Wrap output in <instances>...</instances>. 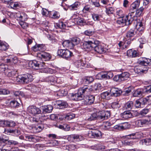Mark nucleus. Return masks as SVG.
<instances>
[{"label": "nucleus", "instance_id": "412c9836", "mask_svg": "<svg viewBox=\"0 0 151 151\" xmlns=\"http://www.w3.org/2000/svg\"><path fill=\"white\" fill-rule=\"evenodd\" d=\"M95 97L93 95L87 96L85 99V104L86 105H91L94 102Z\"/></svg>", "mask_w": 151, "mask_h": 151}, {"label": "nucleus", "instance_id": "e433bc0d", "mask_svg": "<svg viewBox=\"0 0 151 151\" xmlns=\"http://www.w3.org/2000/svg\"><path fill=\"white\" fill-rule=\"evenodd\" d=\"M135 29L132 28L130 29L127 32L126 37L127 38H130L132 37L135 35L134 33Z\"/></svg>", "mask_w": 151, "mask_h": 151}, {"label": "nucleus", "instance_id": "4468645a", "mask_svg": "<svg viewBox=\"0 0 151 151\" xmlns=\"http://www.w3.org/2000/svg\"><path fill=\"white\" fill-rule=\"evenodd\" d=\"M79 88L78 90V92L74 94H72L71 96L73 100L77 101L82 100L84 96L83 94L81 92H80Z\"/></svg>", "mask_w": 151, "mask_h": 151}, {"label": "nucleus", "instance_id": "de8ad7c7", "mask_svg": "<svg viewBox=\"0 0 151 151\" xmlns=\"http://www.w3.org/2000/svg\"><path fill=\"white\" fill-rule=\"evenodd\" d=\"M40 69H42V72L45 73L52 74L54 72L53 70L52 69L49 68H42H42Z\"/></svg>", "mask_w": 151, "mask_h": 151}, {"label": "nucleus", "instance_id": "8fccbe9b", "mask_svg": "<svg viewBox=\"0 0 151 151\" xmlns=\"http://www.w3.org/2000/svg\"><path fill=\"white\" fill-rule=\"evenodd\" d=\"M56 26L57 28L61 29H65L66 27L65 24L62 22H59V23H56Z\"/></svg>", "mask_w": 151, "mask_h": 151}, {"label": "nucleus", "instance_id": "c756f323", "mask_svg": "<svg viewBox=\"0 0 151 151\" xmlns=\"http://www.w3.org/2000/svg\"><path fill=\"white\" fill-rule=\"evenodd\" d=\"M140 3V0H137L133 2L130 5V9H137Z\"/></svg>", "mask_w": 151, "mask_h": 151}, {"label": "nucleus", "instance_id": "864d4df0", "mask_svg": "<svg viewBox=\"0 0 151 151\" xmlns=\"http://www.w3.org/2000/svg\"><path fill=\"white\" fill-rule=\"evenodd\" d=\"M77 23L78 25L81 26H84L86 24L85 20L83 18H80L78 19L77 21Z\"/></svg>", "mask_w": 151, "mask_h": 151}, {"label": "nucleus", "instance_id": "a18cd8bd", "mask_svg": "<svg viewBox=\"0 0 151 151\" xmlns=\"http://www.w3.org/2000/svg\"><path fill=\"white\" fill-rule=\"evenodd\" d=\"M70 136L71 138L73 139H76L78 141H81L83 139V137L81 135L74 134L71 135Z\"/></svg>", "mask_w": 151, "mask_h": 151}, {"label": "nucleus", "instance_id": "09e8293b", "mask_svg": "<svg viewBox=\"0 0 151 151\" xmlns=\"http://www.w3.org/2000/svg\"><path fill=\"white\" fill-rule=\"evenodd\" d=\"M71 40L74 45L79 44L81 42V39L78 37H73Z\"/></svg>", "mask_w": 151, "mask_h": 151}, {"label": "nucleus", "instance_id": "c03bdc74", "mask_svg": "<svg viewBox=\"0 0 151 151\" xmlns=\"http://www.w3.org/2000/svg\"><path fill=\"white\" fill-rule=\"evenodd\" d=\"M112 108L114 109H118L121 107V105L119 101H117L113 102L111 105Z\"/></svg>", "mask_w": 151, "mask_h": 151}, {"label": "nucleus", "instance_id": "b1692460", "mask_svg": "<svg viewBox=\"0 0 151 151\" xmlns=\"http://www.w3.org/2000/svg\"><path fill=\"white\" fill-rule=\"evenodd\" d=\"M132 114L129 111H124L121 115L122 117L125 119L132 118Z\"/></svg>", "mask_w": 151, "mask_h": 151}, {"label": "nucleus", "instance_id": "a19ab883", "mask_svg": "<svg viewBox=\"0 0 151 151\" xmlns=\"http://www.w3.org/2000/svg\"><path fill=\"white\" fill-rule=\"evenodd\" d=\"M60 16L59 12L57 11H55L52 12H51L50 16L52 18L55 19H58Z\"/></svg>", "mask_w": 151, "mask_h": 151}, {"label": "nucleus", "instance_id": "6ab92c4d", "mask_svg": "<svg viewBox=\"0 0 151 151\" xmlns=\"http://www.w3.org/2000/svg\"><path fill=\"white\" fill-rule=\"evenodd\" d=\"M25 140L30 142H37L38 139L37 137L35 135L29 134L25 135Z\"/></svg>", "mask_w": 151, "mask_h": 151}, {"label": "nucleus", "instance_id": "72a5a7b5", "mask_svg": "<svg viewBox=\"0 0 151 151\" xmlns=\"http://www.w3.org/2000/svg\"><path fill=\"white\" fill-rule=\"evenodd\" d=\"M5 60L6 62L8 63L15 64L17 63L18 59L16 57H12L6 59Z\"/></svg>", "mask_w": 151, "mask_h": 151}, {"label": "nucleus", "instance_id": "f03ea898", "mask_svg": "<svg viewBox=\"0 0 151 151\" xmlns=\"http://www.w3.org/2000/svg\"><path fill=\"white\" fill-rule=\"evenodd\" d=\"M110 114L109 111H99L98 113H93L90 114L87 119L89 121L95 120L97 118L99 120H103L110 117Z\"/></svg>", "mask_w": 151, "mask_h": 151}, {"label": "nucleus", "instance_id": "cd10ccee", "mask_svg": "<svg viewBox=\"0 0 151 151\" xmlns=\"http://www.w3.org/2000/svg\"><path fill=\"white\" fill-rule=\"evenodd\" d=\"M135 124L138 127H143L145 126L146 124L145 119H139L135 122Z\"/></svg>", "mask_w": 151, "mask_h": 151}, {"label": "nucleus", "instance_id": "bf43d9fd", "mask_svg": "<svg viewBox=\"0 0 151 151\" xmlns=\"http://www.w3.org/2000/svg\"><path fill=\"white\" fill-rule=\"evenodd\" d=\"M10 91L6 89H0V94L6 95L9 94Z\"/></svg>", "mask_w": 151, "mask_h": 151}, {"label": "nucleus", "instance_id": "20e7f679", "mask_svg": "<svg viewBox=\"0 0 151 151\" xmlns=\"http://www.w3.org/2000/svg\"><path fill=\"white\" fill-rule=\"evenodd\" d=\"M95 40H89L85 42L81 46V47L83 49L87 51H90L93 49L94 46Z\"/></svg>", "mask_w": 151, "mask_h": 151}, {"label": "nucleus", "instance_id": "c9c22d12", "mask_svg": "<svg viewBox=\"0 0 151 151\" xmlns=\"http://www.w3.org/2000/svg\"><path fill=\"white\" fill-rule=\"evenodd\" d=\"M65 53L63 56L64 58L66 59H68L73 56V52L69 50L65 49Z\"/></svg>", "mask_w": 151, "mask_h": 151}, {"label": "nucleus", "instance_id": "5701e85b", "mask_svg": "<svg viewBox=\"0 0 151 151\" xmlns=\"http://www.w3.org/2000/svg\"><path fill=\"white\" fill-rule=\"evenodd\" d=\"M139 54L137 52L134 50L129 49L127 52V55L130 57L135 58Z\"/></svg>", "mask_w": 151, "mask_h": 151}, {"label": "nucleus", "instance_id": "69168bd1", "mask_svg": "<svg viewBox=\"0 0 151 151\" xmlns=\"http://www.w3.org/2000/svg\"><path fill=\"white\" fill-rule=\"evenodd\" d=\"M134 106L137 108H142L139 99L136 100L134 104Z\"/></svg>", "mask_w": 151, "mask_h": 151}, {"label": "nucleus", "instance_id": "680f3d73", "mask_svg": "<svg viewBox=\"0 0 151 151\" xmlns=\"http://www.w3.org/2000/svg\"><path fill=\"white\" fill-rule=\"evenodd\" d=\"M113 79L114 81L117 82H120L122 81L120 74L115 76Z\"/></svg>", "mask_w": 151, "mask_h": 151}, {"label": "nucleus", "instance_id": "aec40b11", "mask_svg": "<svg viewBox=\"0 0 151 151\" xmlns=\"http://www.w3.org/2000/svg\"><path fill=\"white\" fill-rule=\"evenodd\" d=\"M145 88L138 89L135 90L133 94V96L134 97H140L143 95L145 93H146Z\"/></svg>", "mask_w": 151, "mask_h": 151}, {"label": "nucleus", "instance_id": "f704fd0d", "mask_svg": "<svg viewBox=\"0 0 151 151\" xmlns=\"http://www.w3.org/2000/svg\"><path fill=\"white\" fill-rule=\"evenodd\" d=\"M42 108L44 112L48 113L51 112L53 109L52 106L50 105L44 106L42 107Z\"/></svg>", "mask_w": 151, "mask_h": 151}, {"label": "nucleus", "instance_id": "052dcab7", "mask_svg": "<svg viewBox=\"0 0 151 151\" xmlns=\"http://www.w3.org/2000/svg\"><path fill=\"white\" fill-rule=\"evenodd\" d=\"M19 4H18L17 2H13V1L12 2V3L11 4V5H10L9 8H12L14 9L15 8H16L17 7H19Z\"/></svg>", "mask_w": 151, "mask_h": 151}, {"label": "nucleus", "instance_id": "9d476101", "mask_svg": "<svg viewBox=\"0 0 151 151\" xmlns=\"http://www.w3.org/2000/svg\"><path fill=\"white\" fill-rule=\"evenodd\" d=\"M74 64L77 68L81 69L84 68L88 66V65L86 61L81 58L76 60L74 62Z\"/></svg>", "mask_w": 151, "mask_h": 151}, {"label": "nucleus", "instance_id": "4c0bfd02", "mask_svg": "<svg viewBox=\"0 0 151 151\" xmlns=\"http://www.w3.org/2000/svg\"><path fill=\"white\" fill-rule=\"evenodd\" d=\"M133 107L134 104L132 101L128 102L124 105V108L128 111H130Z\"/></svg>", "mask_w": 151, "mask_h": 151}, {"label": "nucleus", "instance_id": "3c124183", "mask_svg": "<svg viewBox=\"0 0 151 151\" xmlns=\"http://www.w3.org/2000/svg\"><path fill=\"white\" fill-rule=\"evenodd\" d=\"M6 127H14L16 125V123L13 121L7 120Z\"/></svg>", "mask_w": 151, "mask_h": 151}, {"label": "nucleus", "instance_id": "6e6d98bb", "mask_svg": "<svg viewBox=\"0 0 151 151\" xmlns=\"http://www.w3.org/2000/svg\"><path fill=\"white\" fill-rule=\"evenodd\" d=\"M131 41L132 40L130 39H128L126 40L123 45V48H127L131 43Z\"/></svg>", "mask_w": 151, "mask_h": 151}, {"label": "nucleus", "instance_id": "9b49d317", "mask_svg": "<svg viewBox=\"0 0 151 151\" xmlns=\"http://www.w3.org/2000/svg\"><path fill=\"white\" fill-rule=\"evenodd\" d=\"M14 17L18 20L22 21H25L27 19V14L24 12H18L14 15Z\"/></svg>", "mask_w": 151, "mask_h": 151}, {"label": "nucleus", "instance_id": "f257e3e1", "mask_svg": "<svg viewBox=\"0 0 151 151\" xmlns=\"http://www.w3.org/2000/svg\"><path fill=\"white\" fill-rule=\"evenodd\" d=\"M17 71L7 70L5 72L6 75L9 77H11L12 79L14 81L22 82L27 83L33 81V76L30 74H27L22 75H19L17 76Z\"/></svg>", "mask_w": 151, "mask_h": 151}, {"label": "nucleus", "instance_id": "7c9ffc66", "mask_svg": "<svg viewBox=\"0 0 151 151\" xmlns=\"http://www.w3.org/2000/svg\"><path fill=\"white\" fill-rule=\"evenodd\" d=\"M8 47L9 45L7 43L0 40V50H6Z\"/></svg>", "mask_w": 151, "mask_h": 151}, {"label": "nucleus", "instance_id": "13d9d810", "mask_svg": "<svg viewBox=\"0 0 151 151\" xmlns=\"http://www.w3.org/2000/svg\"><path fill=\"white\" fill-rule=\"evenodd\" d=\"M65 49H60L58 50L57 52V54L58 55L64 58L63 56L65 53Z\"/></svg>", "mask_w": 151, "mask_h": 151}, {"label": "nucleus", "instance_id": "423d86ee", "mask_svg": "<svg viewBox=\"0 0 151 151\" xmlns=\"http://www.w3.org/2000/svg\"><path fill=\"white\" fill-rule=\"evenodd\" d=\"M37 57L40 58L42 61H48L51 58V56L50 54L43 51L38 52L37 53Z\"/></svg>", "mask_w": 151, "mask_h": 151}, {"label": "nucleus", "instance_id": "f3484780", "mask_svg": "<svg viewBox=\"0 0 151 151\" xmlns=\"http://www.w3.org/2000/svg\"><path fill=\"white\" fill-rule=\"evenodd\" d=\"M148 70V68H145L143 69L140 66L136 67L134 68V71L135 73L139 75L146 73Z\"/></svg>", "mask_w": 151, "mask_h": 151}, {"label": "nucleus", "instance_id": "49530a36", "mask_svg": "<svg viewBox=\"0 0 151 151\" xmlns=\"http://www.w3.org/2000/svg\"><path fill=\"white\" fill-rule=\"evenodd\" d=\"M139 41L140 43L139 45V47L140 48H142L143 47V45L145 44L147 42V41L144 37H141L139 39Z\"/></svg>", "mask_w": 151, "mask_h": 151}, {"label": "nucleus", "instance_id": "37998d69", "mask_svg": "<svg viewBox=\"0 0 151 151\" xmlns=\"http://www.w3.org/2000/svg\"><path fill=\"white\" fill-rule=\"evenodd\" d=\"M105 148L104 146L101 145H98L93 146L92 149L95 150H97L99 151H102Z\"/></svg>", "mask_w": 151, "mask_h": 151}, {"label": "nucleus", "instance_id": "774afa93", "mask_svg": "<svg viewBox=\"0 0 151 151\" xmlns=\"http://www.w3.org/2000/svg\"><path fill=\"white\" fill-rule=\"evenodd\" d=\"M100 16V15H99L96 14H92V17L95 21L99 20V19Z\"/></svg>", "mask_w": 151, "mask_h": 151}, {"label": "nucleus", "instance_id": "f8f14e48", "mask_svg": "<svg viewBox=\"0 0 151 151\" xmlns=\"http://www.w3.org/2000/svg\"><path fill=\"white\" fill-rule=\"evenodd\" d=\"M139 63L140 65L145 66V68H147L148 65H151V59L145 58H142L139 60Z\"/></svg>", "mask_w": 151, "mask_h": 151}, {"label": "nucleus", "instance_id": "2f4dec72", "mask_svg": "<svg viewBox=\"0 0 151 151\" xmlns=\"http://www.w3.org/2000/svg\"><path fill=\"white\" fill-rule=\"evenodd\" d=\"M141 145H151V138H147L141 140L139 142Z\"/></svg>", "mask_w": 151, "mask_h": 151}, {"label": "nucleus", "instance_id": "dca6fc26", "mask_svg": "<svg viewBox=\"0 0 151 151\" xmlns=\"http://www.w3.org/2000/svg\"><path fill=\"white\" fill-rule=\"evenodd\" d=\"M98 76L101 79H109L113 77V75L112 73L109 72L108 73H100L98 74Z\"/></svg>", "mask_w": 151, "mask_h": 151}, {"label": "nucleus", "instance_id": "c85d7f7f", "mask_svg": "<svg viewBox=\"0 0 151 151\" xmlns=\"http://www.w3.org/2000/svg\"><path fill=\"white\" fill-rule=\"evenodd\" d=\"M112 125V124L110 122H104L101 128V129L103 130H106L108 129Z\"/></svg>", "mask_w": 151, "mask_h": 151}, {"label": "nucleus", "instance_id": "ddd939ff", "mask_svg": "<svg viewBox=\"0 0 151 151\" xmlns=\"http://www.w3.org/2000/svg\"><path fill=\"white\" fill-rule=\"evenodd\" d=\"M7 140L3 137H0V151H8V150L5 149L7 147Z\"/></svg>", "mask_w": 151, "mask_h": 151}, {"label": "nucleus", "instance_id": "39448f33", "mask_svg": "<svg viewBox=\"0 0 151 151\" xmlns=\"http://www.w3.org/2000/svg\"><path fill=\"white\" fill-rule=\"evenodd\" d=\"M117 23L121 25L122 26L125 25H129L132 22V19L131 20L129 19L128 15L125 17H122L120 18L116 21Z\"/></svg>", "mask_w": 151, "mask_h": 151}, {"label": "nucleus", "instance_id": "79ce46f5", "mask_svg": "<svg viewBox=\"0 0 151 151\" xmlns=\"http://www.w3.org/2000/svg\"><path fill=\"white\" fill-rule=\"evenodd\" d=\"M122 81L127 80L129 76V74L127 72H124L120 74Z\"/></svg>", "mask_w": 151, "mask_h": 151}, {"label": "nucleus", "instance_id": "393cba45", "mask_svg": "<svg viewBox=\"0 0 151 151\" xmlns=\"http://www.w3.org/2000/svg\"><path fill=\"white\" fill-rule=\"evenodd\" d=\"M112 95L110 91H106L102 93L101 94V98L104 99L109 100L112 97Z\"/></svg>", "mask_w": 151, "mask_h": 151}, {"label": "nucleus", "instance_id": "2eb2a0df", "mask_svg": "<svg viewBox=\"0 0 151 151\" xmlns=\"http://www.w3.org/2000/svg\"><path fill=\"white\" fill-rule=\"evenodd\" d=\"M79 89L80 92H81L83 94L86 95L90 94L93 90L91 86L87 85L84 86Z\"/></svg>", "mask_w": 151, "mask_h": 151}, {"label": "nucleus", "instance_id": "58836bf2", "mask_svg": "<svg viewBox=\"0 0 151 151\" xmlns=\"http://www.w3.org/2000/svg\"><path fill=\"white\" fill-rule=\"evenodd\" d=\"M47 80L48 81L50 82L52 85L58 82V78L55 76H49Z\"/></svg>", "mask_w": 151, "mask_h": 151}, {"label": "nucleus", "instance_id": "1a4fd4ad", "mask_svg": "<svg viewBox=\"0 0 151 151\" xmlns=\"http://www.w3.org/2000/svg\"><path fill=\"white\" fill-rule=\"evenodd\" d=\"M94 46L93 48V50L97 52L100 53H104L105 52L106 50L104 47L99 44V42L95 40Z\"/></svg>", "mask_w": 151, "mask_h": 151}, {"label": "nucleus", "instance_id": "4d7b16f0", "mask_svg": "<svg viewBox=\"0 0 151 151\" xmlns=\"http://www.w3.org/2000/svg\"><path fill=\"white\" fill-rule=\"evenodd\" d=\"M139 100L143 107L144 105L147 102L146 98H142L139 99Z\"/></svg>", "mask_w": 151, "mask_h": 151}, {"label": "nucleus", "instance_id": "a211bd4d", "mask_svg": "<svg viewBox=\"0 0 151 151\" xmlns=\"http://www.w3.org/2000/svg\"><path fill=\"white\" fill-rule=\"evenodd\" d=\"M112 96H118L120 95L122 92V91L117 88H112L110 90Z\"/></svg>", "mask_w": 151, "mask_h": 151}, {"label": "nucleus", "instance_id": "5fc2aeb1", "mask_svg": "<svg viewBox=\"0 0 151 151\" xmlns=\"http://www.w3.org/2000/svg\"><path fill=\"white\" fill-rule=\"evenodd\" d=\"M93 89L96 91H99L101 90V84L99 83H96L93 86Z\"/></svg>", "mask_w": 151, "mask_h": 151}, {"label": "nucleus", "instance_id": "338daca9", "mask_svg": "<svg viewBox=\"0 0 151 151\" xmlns=\"http://www.w3.org/2000/svg\"><path fill=\"white\" fill-rule=\"evenodd\" d=\"M124 127L121 124L117 125L114 126V128L115 129L120 130L124 129Z\"/></svg>", "mask_w": 151, "mask_h": 151}, {"label": "nucleus", "instance_id": "6e6552de", "mask_svg": "<svg viewBox=\"0 0 151 151\" xmlns=\"http://www.w3.org/2000/svg\"><path fill=\"white\" fill-rule=\"evenodd\" d=\"M28 112L32 115L35 116L41 113V110L39 108L35 106H30L27 108Z\"/></svg>", "mask_w": 151, "mask_h": 151}, {"label": "nucleus", "instance_id": "0eeeda50", "mask_svg": "<svg viewBox=\"0 0 151 151\" xmlns=\"http://www.w3.org/2000/svg\"><path fill=\"white\" fill-rule=\"evenodd\" d=\"M131 13H129L128 15L129 19H132V22L134 20H136V17L141 15L142 14L143 10H132Z\"/></svg>", "mask_w": 151, "mask_h": 151}, {"label": "nucleus", "instance_id": "ea45409f", "mask_svg": "<svg viewBox=\"0 0 151 151\" xmlns=\"http://www.w3.org/2000/svg\"><path fill=\"white\" fill-rule=\"evenodd\" d=\"M20 105V104L16 100L12 101L10 102V106L14 108H18Z\"/></svg>", "mask_w": 151, "mask_h": 151}, {"label": "nucleus", "instance_id": "473e14b6", "mask_svg": "<svg viewBox=\"0 0 151 151\" xmlns=\"http://www.w3.org/2000/svg\"><path fill=\"white\" fill-rule=\"evenodd\" d=\"M135 29L134 31L135 35L137 37H138L141 36L143 33L144 28L143 27H141L140 28L137 29L134 28Z\"/></svg>", "mask_w": 151, "mask_h": 151}, {"label": "nucleus", "instance_id": "4be33fe9", "mask_svg": "<svg viewBox=\"0 0 151 151\" xmlns=\"http://www.w3.org/2000/svg\"><path fill=\"white\" fill-rule=\"evenodd\" d=\"M81 3L80 2L78 1H76L72 5L69 6L67 8L66 7H66L64 6L63 4L62 3V4L61 6L63 7V9H78Z\"/></svg>", "mask_w": 151, "mask_h": 151}, {"label": "nucleus", "instance_id": "7ed1b4c3", "mask_svg": "<svg viewBox=\"0 0 151 151\" xmlns=\"http://www.w3.org/2000/svg\"><path fill=\"white\" fill-rule=\"evenodd\" d=\"M29 66L33 69H38L42 68L45 65V63H42L36 60L30 61L28 64Z\"/></svg>", "mask_w": 151, "mask_h": 151}, {"label": "nucleus", "instance_id": "603ef678", "mask_svg": "<svg viewBox=\"0 0 151 151\" xmlns=\"http://www.w3.org/2000/svg\"><path fill=\"white\" fill-rule=\"evenodd\" d=\"M94 79L92 76H88L84 79V81L86 84H89L93 81Z\"/></svg>", "mask_w": 151, "mask_h": 151}, {"label": "nucleus", "instance_id": "bb28decb", "mask_svg": "<svg viewBox=\"0 0 151 151\" xmlns=\"http://www.w3.org/2000/svg\"><path fill=\"white\" fill-rule=\"evenodd\" d=\"M126 137L127 138L129 139H134L139 138L140 137V135L139 132H137L130 134L126 136Z\"/></svg>", "mask_w": 151, "mask_h": 151}, {"label": "nucleus", "instance_id": "a878e982", "mask_svg": "<svg viewBox=\"0 0 151 151\" xmlns=\"http://www.w3.org/2000/svg\"><path fill=\"white\" fill-rule=\"evenodd\" d=\"M56 104L58 108L60 109H62L67 107L68 104L67 102L63 101H58L56 102Z\"/></svg>", "mask_w": 151, "mask_h": 151}, {"label": "nucleus", "instance_id": "e2e57ef3", "mask_svg": "<svg viewBox=\"0 0 151 151\" xmlns=\"http://www.w3.org/2000/svg\"><path fill=\"white\" fill-rule=\"evenodd\" d=\"M7 120H2L0 119V127H6Z\"/></svg>", "mask_w": 151, "mask_h": 151}, {"label": "nucleus", "instance_id": "0e129e2a", "mask_svg": "<svg viewBox=\"0 0 151 151\" xmlns=\"http://www.w3.org/2000/svg\"><path fill=\"white\" fill-rule=\"evenodd\" d=\"M19 24L21 26L22 28L24 29H25L28 27V24L24 21L20 22Z\"/></svg>", "mask_w": 151, "mask_h": 151}]
</instances>
